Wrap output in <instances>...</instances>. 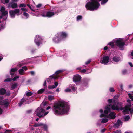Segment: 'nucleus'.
<instances>
[{"instance_id":"obj_41","label":"nucleus","mask_w":133,"mask_h":133,"mask_svg":"<svg viewBox=\"0 0 133 133\" xmlns=\"http://www.w3.org/2000/svg\"><path fill=\"white\" fill-rule=\"evenodd\" d=\"M82 18V16L81 15H78L77 18V20L78 21L81 19Z\"/></svg>"},{"instance_id":"obj_47","label":"nucleus","mask_w":133,"mask_h":133,"mask_svg":"<svg viewBox=\"0 0 133 133\" xmlns=\"http://www.w3.org/2000/svg\"><path fill=\"white\" fill-rule=\"evenodd\" d=\"M55 88V85H49L48 86V88L49 89H53Z\"/></svg>"},{"instance_id":"obj_27","label":"nucleus","mask_w":133,"mask_h":133,"mask_svg":"<svg viewBox=\"0 0 133 133\" xmlns=\"http://www.w3.org/2000/svg\"><path fill=\"white\" fill-rule=\"evenodd\" d=\"M25 101V99L22 98L21 101L19 103V106H21L23 103Z\"/></svg>"},{"instance_id":"obj_4","label":"nucleus","mask_w":133,"mask_h":133,"mask_svg":"<svg viewBox=\"0 0 133 133\" xmlns=\"http://www.w3.org/2000/svg\"><path fill=\"white\" fill-rule=\"evenodd\" d=\"M19 10L18 9H16L10 11L9 12V14L11 17L12 18H14L16 14L17 16H19L20 15L19 14Z\"/></svg>"},{"instance_id":"obj_11","label":"nucleus","mask_w":133,"mask_h":133,"mask_svg":"<svg viewBox=\"0 0 133 133\" xmlns=\"http://www.w3.org/2000/svg\"><path fill=\"white\" fill-rule=\"evenodd\" d=\"M81 79V77L80 75H76L74 76L73 79L74 82H77L80 81Z\"/></svg>"},{"instance_id":"obj_16","label":"nucleus","mask_w":133,"mask_h":133,"mask_svg":"<svg viewBox=\"0 0 133 133\" xmlns=\"http://www.w3.org/2000/svg\"><path fill=\"white\" fill-rule=\"evenodd\" d=\"M55 14L54 13L50 11H48L46 14V17H52Z\"/></svg>"},{"instance_id":"obj_29","label":"nucleus","mask_w":133,"mask_h":133,"mask_svg":"<svg viewBox=\"0 0 133 133\" xmlns=\"http://www.w3.org/2000/svg\"><path fill=\"white\" fill-rule=\"evenodd\" d=\"M8 12L7 11H5L2 12L1 13L2 16H4L8 14Z\"/></svg>"},{"instance_id":"obj_39","label":"nucleus","mask_w":133,"mask_h":133,"mask_svg":"<svg viewBox=\"0 0 133 133\" xmlns=\"http://www.w3.org/2000/svg\"><path fill=\"white\" fill-rule=\"evenodd\" d=\"M32 94H33L32 92H28L26 93V95L27 96L29 97L31 96L32 95Z\"/></svg>"},{"instance_id":"obj_59","label":"nucleus","mask_w":133,"mask_h":133,"mask_svg":"<svg viewBox=\"0 0 133 133\" xmlns=\"http://www.w3.org/2000/svg\"><path fill=\"white\" fill-rule=\"evenodd\" d=\"M122 73L123 74H125L127 72V71L126 70H124L122 71Z\"/></svg>"},{"instance_id":"obj_64","label":"nucleus","mask_w":133,"mask_h":133,"mask_svg":"<svg viewBox=\"0 0 133 133\" xmlns=\"http://www.w3.org/2000/svg\"><path fill=\"white\" fill-rule=\"evenodd\" d=\"M115 133H121V131L120 130H117L115 132Z\"/></svg>"},{"instance_id":"obj_20","label":"nucleus","mask_w":133,"mask_h":133,"mask_svg":"<svg viewBox=\"0 0 133 133\" xmlns=\"http://www.w3.org/2000/svg\"><path fill=\"white\" fill-rule=\"evenodd\" d=\"M120 60L119 58L116 56L112 58V60L115 62H117L119 61Z\"/></svg>"},{"instance_id":"obj_36","label":"nucleus","mask_w":133,"mask_h":133,"mask_svg":"<svg viewBox=\"0 0 133 133\" xmlns=\"http://www.w3.org/2000/svg\"><path fill=\"white\" fill-rule=\"evenodd\" d=\"M108 45H110L111 46L112 48H114V43L112 42H109L108 44Z\"/></svg>"},{"instance_id":"obj_33","label":"nucleus","mask_w":133,"mask_h":133,"mask_svg":"<svg viewBox=\"0 0 133 133\" xmlns=\"http://www.w3.org/2000/svg\"><path fill=\"white\" fill-rule=\"evenodd\" d=\"M24 72V70L22 69H20L18 71L19 73L21 75H22Z\"/></svg>"},{"instance_id":"obj_30","label":"nucleus","mask_w":133,"mask_h":133,"mask_svg":"<svg viewBox=\"0 0 133 133\" xmlns=\"http://www.w3.org/2000/svg\"><path fill=\"white\" fill-rule=\"evenodd\" d=\"M26 6V5L24 3L18 5V6L19 8L25 7Z\"/></svg>"},{"instance_id":"obj_14","label":"nucleus","mask_w":133,"mask_h":133,"mask_svg":"<svg viewBox=\"0 0 133 133\" xmlns=\"http://www.w3.org/2000/svg\"><path fill=\"white\" fill-rule=\"evenodd\" d=\"M116 117L115 114L114 112H111L108 115V117L111 119H114Z\"/></svg>"},{"instance_id":"obj_57","label":"nucleus","mask_w":133,"mask_h":133,"mask_svg":"<svg viewBox=\"0 0 133 133\" xmlns=\"http://www.w3.org/2000/svg\"><path fill=\"white\" fill-rule=\"evenodd\" d=\"M108 101L109 103H111L112 102V99H109L108 100Z\"/></svg>"},{"instance_id":"obj_5","label":"nucleus","mask_w":133,"mask_h":133,"mask_svg":"<svg viewBox=\"0 0 133 133\" xmlns=\"http://www.w3.org/2000/svg\"><path fill=\"white\" fill-rule=\"evenodd\" d=\"M116 45L119 48H123L125 45V42L123 41L122 39L116 40L115 41Z\"/></svg>"},{"instance_id":"obj_48","label":"nucleus","mask_w":133,"mask_h":133,"mask_svg":"<svg viewBox=\"0 0 133 133\" xmlns=\"http://www.w3.org/2000/svg\"><path fill=\"white\" fill-rule=\"evenodd\" d=\"M21 9L22 11H24V12L28 11L25 8H21Z\"/></svg>"},{"instance_id":"obj_51","label":"nucleus","mask_w":133,"mask_h":133,"mask_svg":"<svg viewBox=\"0 0 133 133\" xmlns=\"http://www.w3.org/2000/svg\"><path fill=\"white\" fill-rule=\"evenodd\" d=\"M4 28L3 24H1L0 25V29H3Z\"/></svg>"},{"instance_id":"obj_10","label":"nucleus","mask_w":133,"mask_h":133,"mask_svg":"<svg viewBox=\"0 0 133 133\" xmlns=\"http://www.w3.org/2000/svg\"><path fill=\"white\" fill-rule=\"evenodd\" d=\"M45 112V110L41 108L38 107L36 110L35 112L36 116H38V114H41V113H44Z\"/></svg>"},{"instance_id":"obj_37","label":"nucleus","mask_w":133,"mask_h":133,"mask_svg":"<svg viewBox=\"0 0 133 133\" xmlns=\"http://www.w3.org/2000/svg\"><path fill=\"white\" fill-rule=\"evenodd\" d=\"M1 1L4 4L5 3H9V0H1Z\"/></svg>"},{"instance_id":"obj_21","label":"nucleus","mask_w":133,"mask_h":133,"mask_svg":"<svg viewBox=\"0 0 133 133\" xmlns=\"http://www.w3.org/2000/svg\"><path fill=\"white\" fill-rule=\"evenodd\" d=\"M69 88H70L74 92H75L77 89L76 87H75L74 86H72L71 85H69Z\"/></svg>"},{"instance_id":"obj_49","label":"nucleus","mask_w":133,"mask_h":133,"mask_svg":"<svg viewBox=\"0 0 133 133\" xmlns=\"http://www.w3.org/2000/svg\"><path fill=\"white\" fill-rule=\"evenodd\" d=\"M91 61V59H89V60H88L87 61L85 62V64L86 65H87L88 64H89L90 62Z\"/></svg>"},{"instance_id":"obj_26","label":"nucleus","mask_w":133,"mask_h":133,"mask_svg":"<svg viewBox=\"0 0 133 133\" xmlns=\"http://www.w3.org/2000/svg\"><path fill=\"white\" fill-rule=\"evenodd\" d=\"M11 7L12 8H17V3H14L11 5Z\"/></svg>"},{"instance_id":"obj_62","label":"nucleus","mask_w":133,"mask_h":133,"mask_svg":"<svg viewBox=\"0 0 133 133\" xmlns=\"http://www.w3.org/2000/svg\"><path fill=\"white\" fill-rule=\"evenodd\" d=\"M106 130V129L105 128H104L103 129H102L101 130V133H104L105 131Z\"/></svg>"},{"instance_id":"obj_1","label":"nucleus","mask_w":133,"mask_h":133,"mask_svg":"<svg viewBox=\"0 0 133 133\" xmlns=\"http://www.w3.org/2000/svg\"><path fill=\"white\" fill-rule=\"evenodd\" d=\"M67 105L64 101L55 103L53 106V110L56 115H62L67 113Z\"/></svg>"},{"instance_id":"obj_7","label":"nucleus","mask_w":133,"mask_h":133,"mask_svg":"<svg viewBox=\"0 0 133 133\" xmlns=\"http://www.w3.org/2000/svg\"><path fill=\"white\" fill-rule=\"evenodd\" d=\"M131 106V104H127L125 106L123 110V114H128L129 111H130V112L131 108H130Z\"/></svg>"},{"instance_id":"obj_17","label":"nucleus","mask_w":133,"mask_h":133,"mask_svg":"<svg viewBox=\"0 0 133 133\" xmlns=\"http://www.w3.org/2000/svg\"><path fill=\"white\" fill-rule=\"evenodd\" d=\"M122 123V122L119 119H118L117 122L114 125L117 128H118L120 126V124Z\"/></svg>"},{"instance_id":"obj_38","label":"nucleus","mask_w":133,"mask_h":133,"mask_svg":"<svg viewBox=\"0 0 133 133\" xmlns=\"http://www.w3.org/2000/svg\"><path fill=\"white\" fill-rule=\"evenodd\" d=\"M12 80V78H7L4 81V82H10Z\"/></svg>"},{"instance_id":"obj_58","label":"nucleus","mask_w":133,"mask_h":133,"mask_svg":"<svg viewBox=\"0 0 133 133\" xmlns=\"http://www.w3.org/2000/svg\"><path fill=\"white\" fill-rule=\"evenodd\" d=\"M105 116V115L103 113H102L100 115V117L101 118H102Z\"/></svg>"},{"instance_id":"obj_34","label":"nucleus","mask_w":133,"mask_h":133,"mask_svg":"<svg viewBox=\"0 0 133 133\" xmlns=\"http://www.w3.org/2000/svg\"><path fill=\"white\" fill-rule=\"evenodd\" d=\"M23 15L24 16H25L26 18H28L29 16L28 14L26 12H23Z\"/></svg>"},{"instance_id":"obj_63","label":"nucleus","mask_w":133,"mask_h":133,"mask_svg":"<svg viewBox=\"0 0 133 133\" xmlns=\"http://www.w3.org/2000/svg\"><path fill=\"white\" fill-rule=\"evenodd\" d=\"M86 72V70L85 69H83L81 71L82 73H85Z\"/></svg>"},{"instance_id":"obj_43","label":"nucleus","mask_w":133,"mask_h":133,"mask_svg":"<svg viewBox=\"0 0 133 133\" xmlns=\"http://www.w3.org/2000/svg\"><path fill=\"white\" fill-rule=\"evenodd\" d=\"M128 95L129 96V98L133 101V96L131 95V94L130 93L128 94Z\"/></svg>"},{"instance_id":"obj_44","label":"nucleus","mask_w":133,"mask_h":133,"mask_svg":"<svg viewBox=\"0 0 133 133\" xmlns=\"http://www.w3.org/2000/svg\"><path fill=\"white\" fill-rule=\"evenodd\" d=\"M5 9L4 7H2L0 9V11L2 12L3 11H4L5 10Z\"/></svg>"},{"instance_id":"obj_35","label":"nucleus","mask_w":133,"mask_h":133,"mask_svg":"<svg viewBox=\"0 0 133 133\" xmlns=\"http://www.w3.org/2000/svg\"><path fill=\"white\" fill-rule=\"evenodd\" d=\"M108 0H103L101 2V5H103Z\"/></svg>"},{"instance_id":"obj_53","label":"nucleus","mask_w":133,"mask_h":133,"mask_svg":"<svg viewBox=\"0 0 133 133\" xmlns=\"http://www.w3.org/2000/svg\"><path fill=\"white\" fill-rule=\"evenodd\" d=\"M19 77L18 76H16L13 78L12 79L13 81H15Z\"/></svg>"},{"instance_id":"obj_25","label":"nucleus","mask_w":133,"mask_h":133,"mask_svg":"<svg viewBox=\"0 0 133 133\" xmlns=\"http://www.w3.org/2000/svg\"><path fill=\"white\" fill-rule=\"evenodd\" d=\"M45 90V89H41L39 90L38 91V94H42L44 92Z\"/></svg>"},{"instance_id":"obj_6","label":"nucleus","mask_w":133,"mask_h":133,"mask_svg":"<svg viewBox=\"0 0 133 133\" xmlns=\"http://www.w3.org/2000/svg\"><path fill=\"white\" fill-rule=\"evenodd\" d=\"M43 39L42 38L38 35H36L34 40V42L38 47L42 44Z\"/></svg>"},{"instance_id":"obj_22","label":"nucleus","mask_w":133,"mask_h":133,"mask_svg":"<svg viewBox=\"0 0 133 133\" xmlns=\"http://www.w3.org/2000/svg\"><path fill=\"white\" fill-rule=\"evenodd\" d=\"M17 69L16 68H12L11 69L10 72V74L11 75H13L14 74V73H12L11 72H14L17 71Z\"/></svg>"},{"instance_id":"obj_18","label":"nucleus","mask_w":133,"mask_h":133,"mask_svg":"<svg viewBox=\"0 0 133 133\" xmlns=\"http://www.w3.org/2000/svg\"><path fill=\"white\" fill-rule=\"evenodd\" d=\"M63 71V70H58L57 71H56L55 74L53 75H54L55 76H57L58 77V78L59 77V76H58V74L62 72Z\"/></svg>"},{"instance_id":"obj_50","label":"nucleus","mask_w":133,"mask_h":133,"mask_svg":"<svg viewBox=\"0 0 133 133\" xmlns=\"http://www.w3.org/2000/svg\"><path fill=\"white\" fill-rule=\"evenodd\" d=\"M71 91V89L69 88H67L65 90V91L66 92H69Z\"/></svg>"},{"instance_id":"obj_3","label":"nucleus","mask_w":133,"mask_h":133,"mask_svg":"<svg viewBox=\"0 0 133 133\" xmlns=\"http://www.w3.org/2000/svg\"><path fill=\"white\" fill-rule=\"evenodd\" d=\"M114 104L111 105V108L113 110H122L124 109V108L122 107V104L121 102L114 100Z\"/></svg>"},{"instance_id":"obj_60","label":"nucleus","mask_w":133,"mask_h":133,"mask_svg":"<svg viewBox=\"0 0 133 133\" xmlns=\"http://www.w3.org/2000/svg\"><path fill=\"white\" fill-rule=\"evenodd\" d=\"M42 6V4H39L36 6V7L37 8H39Z\"/></svg>"},{"instance_id":"obj_40","label":"nucleus","mask_w":133,"mask_h":133,"mask_svg":"<svg viewBox=\"0 0 133 133\" xmlns=\"http://www.w3.org/2000/svg\"><path fill=\"white\" fill-rule=\"evenodd\" d=\"M110 105L107 106L105 107V110H106L109 112L110 111V109L109 107Z\"/></svg>"},{"instance_id":"obj_56","label":"nucleus","mask_w":133,"mask_h":133,"mask_svg":"<svg viewBox=\"0 0 133 133\" xmlns=\"http://www.w3.org/2000/svg\"><path fill=\"white\" fill-rule=\"evenodd\" d=\"M58 83L57 82H56L54 83V85L55 87H57L58 85Z\"/></svg>"},{"instance_id":"obj_23","label":"nucleus","mask_w":133,"mask_h":133,"mask_svg":"<svg viewBox=\"0 0 133 133\" xmlns=\"http://www.w3.org/2000/svg\"><path fill=\"white\" fill-rule=\"evenodd\" d=\"M43 125V124L42 123H35L33 126L35 127H36L38 126H42Z\"/></svg>"},{"instance_id":"obj_55","label":"nucleus","mask_w":133,"mask_h":133,"mask_svg":"<svg viewBox=\"0 0 133 133\" xmlns=\"http://www.w3.org/2000/svg\"><path fill=\"white\" fill-rule=\"evenodd\" d=\"M11 131L10 130H7L4 133H11Z\"/></svg>"},{"instance_id":"obj_8","label":"nucleus","mask_w":133,"mask_h":133,"mask_svg":"<svg viewBox=\"0 0 133 133\" xmlns=\"http://www.w3.org/2000/svg\"><path fill=\"white\" fill-rule=\"evenodd\" d=\"M10 103L8 99H5L4 100H2L1 102L0 105H3L5 107H8Z\"/></svg>"},{"instance_id":"obj_28","label":"nucleus","mask_w":133,"mask_h":133,"mask_svg":"<svg viewBox=\"0 0 133 133\" xmlns=\"http://www.w3.org/2000/svg\"><path fill=\"white\" fill-rule=\"evenodd\" d=\"M17 83H14L12 85L11 87V88L12 90H13L17 87Z\"/></svg>"},{"instance_id":"obj_19","label":"nucleus","mask_w":133,"mask_h":133,"mask_svg":"<svg viewBox=\"0 0 133 133\" xmlns=\"http://www.w3.org/2000/svg\"><path fill=\"white\" fill-rule=\"evenodd\" d=\"M6 92V90L4 88L0 89V94L3 95L5 94Z\"/></svg>"},{"instance_id":"obj_2","label":"nucleus","mask_w":133,"mask_h":133,"mask_svg":"<svg viewBox=\"0 0 133 133\" xmlns=\"http://www.w3.org/2000/svg\"><path fill=\"white\" fill-rule=\"evenodd\" d=\"M99 5V3L97 0H91V2L87 3L85 6L87 10L92 11L97 9Z\"/></svg>"},{"instance_id":"obj_32","label":"nucleus","mask_w":133,"mask_h":133,"mask_svg":"<svg viewBox=\"0 0 133 133\" xmlns=\"http://www.w3.org/2000/svg\"><path fill=\"white\" fill-rule=\"evenodd\" d=\"M108 121V120L106 118L103 119L102 121L101 122L103 123H105L107 122Z\"/></svg>"},{"instance_id":"obj_15","label":"nucleus","mask_w":133,"mask_h":133,"mask_svg":"<svg viewBox=\"0 0 133 133\" xmlns=\"http://www.w3.org/2000/svg\"><path fill=\"white\" fill-rule=\"evenodd\" d=\"M58 78V77L56 76H55L54 75H52L51 76L49 77V78H47L46 79L47 81L48 82H51V79H57Z\"/></svg>"},{"instance_id":"obj_61","label":"nucleus","mask_w":133,"mask_h":133,"mask_svg":"<svg viewBox=\"0 0 133 133\" xmlns=\"http://www.w3.org/2000/svg\"><path fill=\"white\" fill-rule=\"evenodd\" d=\"M109 112L106 110H105L104 111V113L105 114H108Z\"/></svg>"},{"instance_id":"obj_31","label":"nucleus","mask_w":133,"mask_h":133,"mask_svg":"<svg viewBox=\"0 0 133 133\" xmlns=\"http://www.w3.org/2000/svg\"><path fill=\"white\" fill-rule=\"evenodd\" d=\"M42 126H43L44 130L45 131H48V127L47 125L46 124H43V125Z\"/></svg>"},{"instance_id":"obj_52","label":"nucleus","mask_w":133,"mask_h":133,"mask_svg":"<svg viewBox=\"0 0 133 133\" xmlns=\"http://www.w3.org/2000/svg\"><path fill=\"white\" fill-rule=\"evenodd\" d=\"M43 86L45 88H46L47 87L46 82L45 80L43 83Z\"/></svg>"},{"instance_id":"obj_45","label":"nucleus","mask_w":133,"mask_h":133,"mask_svg":"<svg viewBox=\"0 0 133 133\" xmlns=\"http://www.w3.org/2000/svg\"><path fill=\"white\" fill-rule=\"evenodd\" d=\"M5 94L6 96H9L10 95V93L9 91L7 92H6Z\"/></svg>"},{"instance_id":"obj_12","label":"nucleus","mask_w":133,"mask_h":133,"mask_svg":"<svg viewBox=\"0 0 133 133\" xmlns=\"http://www.w3.org/2000/svg\"><path fill=\"white\" fill-rule=\"evenodd\" d=\"M56 36L54 37L53 39V41L56 43H58L62 39L60 38V37L58 35V34L57 33L56 35Z\"/></svg>"},{"instance_id":"obj_46","label":"nucleus","mask_w":133,"mask_h":133,"mask_svg":"<svg viewBox=\"0 0 133 133\" xmlns=\"http://www.w3.org/2000/svg\"><path fill=\"white\" fill-rule=\"evenodd\" d=\"M109 91L110 92H113L115 91V90L113 88L111 87L109 89Z\"/></svg>"},{"instance_id":"obj_13","label":"nucleus","mask_w":133,"mask_h":133,"mask_svg":"<svg viewBox=\"0 0 133 133\" xmlns=\"http://www.w3.org/2000/svg\"><path fill=\"white\" fill-rule=\"evenodd\" d=\"M109 57L108 56H104L103 58V60L101 63L104 64H106L109 62Z\"/></svg>"},{"instance_id":"obj_24","label":"nucleus","mask_w":133,"mask_h":133,"mask_svg":"<svg viewBox=\"0 0 133 133\" xmlns=\"http://www.w3.org/2000/svg\"><path fill=\"white\" fill-rule=\"evenodd\" d=\"M54 96L49 95L48 96V98L49 100L51 101L54 99Z\"/></svg>"},{"instance_id":"obj_42","label":"nucleus","mask_w":133,"mask_h":133,"mask_svg":"<svg viewBox=\"0 0 133 133\" xmlns=\"http://www.w3.org/2000/svg\"><path fill=\"white\" fill-rule=\"evenodd\" d=\"M130 119V117L129 116H126L124 118V119L125 121H128Z\"/></svg>"},{"instance_id":"obj_9","label":"nucleus","mask_w":133,"mask_h":133,"mask_svg":"<svg viewBox=\"0 0 133 133\" xmlns=\"http://www.w3.org/2000/svg\"><path fill=\"white\" fill-rule=\"evenodd\" d=\"M58 34L62 39H65L67 37V34L65 32L62 31Z\"/></svg>"},{"instance_id":"obj_54","label":"nucleus","mask_w":133,"mask_h":133,"mask_svg":"<svg viewBox=\"0 0 133 133\" xmlns=\"http://www.w3.org/2000/svg\"><path fill=\"white\" fill-rule=\"evenodd\" d=\"M22 69H23V70L24 69L25 70H27L28 69L27 67L26 66L22 67Z\"/></svg>"}]
</instances>
